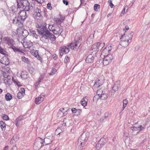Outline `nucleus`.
I'll use <instances>...</instances> for the list:
<instances>
[{
  "mask_svg": "<svg viewBox=\"0 0 150 150\" xmlns=\"http://www.w3.org/2000/svg\"><path fill=\"white\" fill-rule=\"evenodd\" d=\"M60 112H61L63 113V114L64 115H65L67 114V110L66 109L65 110L64 108H61L60 109Z\"/></svg>",
  "mask_w": 150,
  "mask_h": 150,
  "instance_id": "4c0bfd02",
  "label": "nucleus"
},
{
  "mask_svg": "<svg viewBox=\"0 0 150 150\" xmlns=\"http://www.w3.org/2000/svg\"><path fill=\"white\" fill-rule=\"evenodd\" d=\"M63 30L60 25H56L55 28L53 32L54 34L60 35L63 31Z\"/></svg>",
  "mask_w": 150,
  "mask_h": 150,
  "instance_id": "ddd939ff",
  "label": "nucleus"
},
{
  "mask_svg": "<svg viewBox=\"0 0 150 150\" xmlns=\"http://www.w3.org/2000/svg\"><path fill=\"white\" fill-rule=\"evenodd\" d=\"M35 57L37 58L41 62H42V59L41 57H40L38 54H37L35 56Z\"/></svg>",
  "mask_w": 150,
  "mask_h": 150,
  "instance_id": "4d7b16f0",
  "label": "nucleus"
},
{
  "mask_svg": "<svg viewBox=\"0 0 150 150\" xmlns=\"http://www.w3.org/2000/svg\"><path fill=\"white\" fill-rule=\"evenodd\" d=\"M26 11H26L23 9V10H21L18 13V17L22 20L23 21H24L27 18V16Z\"/></svg>",
  "mask_w": 150,
  "mask_h": 150,
  "instance_id": "f8f14e48",
  "label": "nucleus"
},
{
  "mask_svg": "<svg viewBox=\"0 0 150 150\" xmlns=\"http://www.w3.org/2000/svg\"><path fill=\"white\" fill-rule=\"evenodd\" d=\"M19 92H21V93L24 95L25 94V90L23 88H21Z\"/></svg>",
  "mask_w": 150,
  "mask_h": 150,
  "instance_id": "052dcab7",
  "label": "nucleus"
},
{
  "mask_svg": "<svg viewBox=\"0 0 150 150\" xmlns=\"http://www.w3.org/2000/svg\"><path fill=\"white\" fill-rule=\"evenodd\" d=\"M54 138L53 135L52 134L47 137H46L44 139V143L45 145H48L50 144L54 140Z\"/></svg>",
  "mask_w": 150,
  "mask_h": 150,
  "instance_id": "9b49d317",
  "label": "nucleus"
},
{
  "mask_svg": "<svg viewBox=\"0 0 150 150\" xmlns=\"http://www.w3.org/2000/svg\"><path fill=\"white\" fill-rule=\"evenodd\" d=\"M2 74L4 78H6L9 77L10 78V76H9V75L8 73H6L5 72L3 71Z\"/></svg>",
  "mask_w": 150,
  "mask_h": 150,
  "instance_id": "603ef678",
  "label": "nucleus"
},
{
  "mask_svg": "<svg viewBox=\"0 0 150 150\" xmlns=\"http://www.w3.org/2000/svg\"><path fill=\"white\" fill-rule=\"evenodd\" d=\"M60 51L61 52L60 53V55L62 56L63 53L67 54L69 52V49L68 47V45L67 47L62 46L60 47Z\"/></svg>",
  "mask_w": 150,
  "mask_h": 150,
  "instance_id": "4468645a",
  "label": "nucleus"
},
{
  "mask_svg": "<svg viewBox=\"0 0 150 150\" xmlns=\"http://www.w3.org/2000/svg\"><path fill=\"white\" fill-rule=\"evenodd\" d=\"M69 119H67V118H64L63 121V123L62 124V125L64 126H66V123L69 120Z\"/></svg>",
  "mask_w": 150,
  "mask_h": 150,
  "instance_id": "a19ab883",
  "label": "nucleus"
},
{
  "mask_svg": "<svg viewBox=\"0 0 150 150\" xmlns=\"http://www.w3.org/2000/svg\"><path fill=\"white\" fill-rule=\"evenodd\" d=\"M4 50L2 48L0 50V52L3 54L5 55V52Z\"/></svg>",
  "mask_w": 150,
  "mask_h": 150,
  "instance_id": "69168bd1",
  "label": "nucleus"
},
{
  "mask_svg": "<svg viewBox=\"0 0 150 150\" xmlns=\"http://www.w3.org/2000/svg\"><path fill=\"white\" fill-rule=\"evenodd\" d=\"M81 36V34L77 33L76 34L74 41L68 45L69 49L76 50L79 47L82 41Z\"/></svg>",
  "mask_w": 150,
  "mask_h": 150,
  "instance_id": "7ed1b4c3",
  "label": "nucleus"
},
{
  "mask_svg": "<svg viewBox=\"0 0 150 150\" xmlns=\"http://www.w3.org/2000/svg\"><path fill=\"white\" fill-rule=\"evenodd\" d=\"M23 20L19 17H16L12 20L13 23L19 27H21L23 26Z\"/></svg>",
  "mask_w": 150,
  "mask_h": 150,
  "instance_id": "9d476101",
  "label": "nucleus"
},
{
  "mask_svg": "<svg viewBox=\"0 0 150 150\" xmlns=\"http://www.w3.org/2000/svg\"><path fill=\"white\" fill-rule=\"evenodd\" d=\"M139 128L138 129H139V131H140L144 130L145 129V126H142V125H140L139 126H138Z\"/></svg>",
  "mask_w": 150,
  "mask_h": 150,
  "instance_id": "6e6d98bb",
  "label": "nucleus"
},
{
  "mask_svg": "<svg viewBox=\"0 0 150 150\" xmlns=\"http://www.w3.org/2000/svg\"><path fill=\"white\" fill-rule=\"evenodd\" d=\"M52 57L54 59H55L57 58V55L55 54H54L52 56Z\"/></svg>",
  "mask_w": 150,
  "mask_h": 150,
  "instance_id": "774afa93",
  "label": "nucleus"
},
{
  "mask_svg": "<svg viewBox=\"0 0 150 150\" xmlns=\"http://www.w3.org/2000/svg\"><path fill=\"white\" fill-rule=\"evenodd\" d=\"M104 77L102 75H100L99 77L98 80H100V82L101 83H104Z\"/></svg>",
  "mask_w": 150,
  "mask_h": 150,
  "instance_id": "79ce46f5",
  "label": "nucleus"
},
{
  "mask_svg": "<svg viewBox=\"0 0 150 150\" xmlns=\"http://www.w3.org/2000/svg\"><path fill=\"white\" fill-rule=\"evenodd\" d=\"M100 5L98 4H95L94 6V10L96 11L98 8H100Z\"/></svg>",
  "mask_w": 150,
  "mask_h": 150,
  "instance_id": "13d9d810",
  "label": "nucleus"
},
{
  "mask_svg": "<svg viewBox=\"0 0 150 150\" xmlns=\"http://www.w3.org/2000/svg\"><path fill=\"white\" fill-rule=\"evenodd\" d=\"M89 137V134L84 132L79 137L78 139V144L79 145L83 146L86 144Z\"/></svg>",
  "mask_w": 150,
  "mask_h": 150,
  "instance_id": "39448f33",
  "label": "nucleus"
},
{
  "mask_svg": "<svg viewBox=\"0 0 150 150\" xmlns=\"http://www.w3.org/2000/svg\"><path fill=\"white\" fill-rule=\"evenodd\" d=\"M108 94L105 93V92L104 91L103 93L100 96V98L102 100H105L108 98Z\"/></svg>",
  "mask_w": 150,
  "mask_h": 150,
  "instance_id": "393cba45",
  "label": "nucleus"
},
{
  "mask_svg": "<svg viewBox=\"0 0 150 150\" xmlns=\"http://www.w3.org/2000/svg\"><path fill=\"white\" fill-rule=\"evenodd\" d=\"M63 2L64 4H65L66 6L68 4V2L67 0H63Z\"/></svg>",
  "mask_w": 150,
  "mask_h": 150,
  "instance_id": "0e129e2a",
  "label": "nucleus"
},
{
  "mask_svg": "<svg viewBox=\"0 0 150 150\" xmlns=\"http://www.w3.org/2000/svg\"><path fill=\"white\" fill-rule=\"evenodd\" d=\"M43 77L41 75L39 78L38 81L36 83L35 85H37V86H38L39 85L40 83L41 82V81L43 79Z\"/></svg>",
  "mask_w": 150,
  "mask_h": 150,
  "instance_id": "37998d69",
  "label": "nucleus"
},
{
  "mask_svg": "<svg viewBox=\"0 0 150 150\" xmlns=\"http://www.w3.org/2000/svg\"><path fill=\"white\" fill-rule=\"evenodd\" d=\"M94 57L92 54H89L87 57L86 59V63H91L93 62Z\"/></svg>",
  "mask_w": 150,
  "mask_h": 150,
  "instance_id": "a211bd4d",
  "label": "nucleus"
},
{
  "mask_svg": "<svg viewBox=\"0 0 150 150\" xmlns=\"http://www.w3.org/2000/svg\"><path fill=\"white\" fill-rule=\"evenodd\" d=\"M1 63L5 65H8L9 64L8 59L6 57H3L1 59Z\"/></svg>",
  "mask_w": 150,
  "mask_h": 150,
  "instance_id": "aec40b11",
  "label": "nucleus"
},
{
  "mask_svg": "<svg viewBox=\"0 0 150 150\" xmlns=\"http://www.w3.org/2000/svg\"><path fill=\"white\" fill-rule=\"evenodd\" d=\"M109 115V113L108 112H106L105 114L104 117H102L100 119V121H103L105 119H107Z\"/></svg>",
  "mask_w": 150,
  "mask_h": 150,
  "instance_id": "473e14b6",
  "label": "nucleus"
},
{
  "mask_svg": "<svg viewBox=\"0 0 150 150\" xmlns=\"http://www.w3.org/2000/svg\"><path fill=\"white\" fill-rule=\"evenodd\" d=\"M127 9L128 8L127 7H125L123 9L122 11L121 12V13L120 14V15L122 16L123 15H124L125 13V10L126 9Z\"/></svg>",
  "mask_w": 150,
  "mask_h": 150,
  "instance_id": "864d4df0",
  "label": "nucleus"
},
{
  "mask_svg": "<svg viewBox=\"0 0 150 150\" xmlns=\"http://www.w3.org/2000/svg\"><path fill=\"white\" fill-rule=\"evenodd\" d=\"M123 138H125V139H127V137H129V134L126 132H124V134H123Z\"/></svg>",
  "mask_w": 150,
  "mask_h": 150,
  "instance_id": "5fc2aeb1",
  "label": "nucleus"
},
{
  "mask_svg": "<svg viewBox=\"0 0 150 150\" xmlns=\"http://www.w3.org/2000/svg\"><path fill=\"white\" fill-rule=\"evenodd\" d=\"M5 98L7 101L10 100L12 98L11 95L9 93H7L5 95Z\"/></svg>",
  "mask_w": 150,
  "mask_h": 150,
  "instance_id": "72a5a7b5",
  "label": "nucleus"
},
{
  "mask_svg": "<svg viewBox=\"0 0 150 150\" xmlns=\"http://www.w3.org/2000/svg\"><path fill=\"white\" fill-rule=\"evenodd\" d=\"M139 128V127H135L134 126L131 127L130 128L132 130L133 132L137 131V132L138 133L139 132V129H138Z\"/></svg>",
  "mask_w": 150,
  "mask_h": 150,
  "instance_id": "ea45409f",
  "label": "nucleus"
},
{
  "mask_svg": "<svg viewBox=\"0 0 150 150\" xmlns=\"http://www.w3.org/2000/svg\"><path fill=\"white\" fill-rule=\"evenodd\" d=\"M71 111L73 113H76V112L78 111L79 112H81V111L80 110H78L77 109H76V108H73L71 109Z\"/></svg>",
  "mask_w": 150,
  "mask_h": 150,
  "instance_id": "de8ad7c7",
  "label": "nucleus"
},
{
  "mask_svg": "<svg viewBox=\"0 0 150 150\" xmlns=\"http://www.w3.org/2000/svg\"><path fill=\"white\" fill-rule=\"evenodd\" d=\"M112 47L111 45H108L104 50L102 51L100 57L102 58H103L104 56L108 55H110L109 54L110 52L112 49Z\"/></svg>",
  "mask_w": 150,
  "mask_h": 150,
  "instance_id": "0eeeda50",
  "label": "nucleus"
},
{
  "mask_svg": "<svg viewBox=\"0 0 150 150\" xmlns=\"http://www.w3.org/2000/svg\"><path fill=\"white\" fill-rule=\"evenodd\" d=\"M103 58V64L105 66L111 62L113 57L111 54H110L104 56Z\"/></svg>",
  "mask_w": 150,
  "mask_h": 150,
  "instance_id": "6e6552de",
  "label": "nucleus"
},
{
  "mask_svg": "<svg viewBox=\"0 0 150 150\" xmlns=\"http://www.w3.org/2000/svg\"><path fill=\"white\" fill-rule=\"evenodd\" d=\"M22 34L24 37H26L28 35V32L27 30H25L22 31Z\"/></svg>",
  "mask_w": 150,
  "mask_h": 150,
  "instance_id": "e433bc0d",
  "label": "nucleus"
},
{
  "mask_svg": "<svg viewBox=\"0 0 150 150\" xmlns=\"http://www.w3.org/2000/svg\"><path fill=\"white\" fill-rule=\"evenodd\" d=\"M18 8H22L26 11L29 13L32 12L33 10V7L30 4L27 0H16Z\"/></svg>",
  "mask_w": 150,
  "mask_h": 150,
  "instance_id": "f03ea898",
  "label": "nucleus"
},
{
  "mask_svg": "<svg viewBox=\"0 0 150 150\" xmlns=\"http://www.w3.org/2000/svg\"><path fill=\"white\" fill-rule=\"evenodd\" d=\"M6 125L5 123L3 121H0V127L2 130L4 131L5 130Z\"/></svg>",
  "mask_w": 150,
  "mask_h": 150,
  "instance_id": "b1692460",
  "label": "nucleus"
},
{
  "mask_svg": "<svg viewBox=\"0 0 150 150\" xmlns=\"http://www.w3.org/2000/svg\"><path fill=\"white\" fill-rule=\"evenodd\" d=\"M103 146L100 145V144L98 142L96 146V150H100V148H102Z\"/></svg>",
  "mask_w": 150,
  "mask_h": 150,
  "instance_id": "c03bdc74",
  "label": "nucleus"
},
{
  "mask_svg": "<svg viewBox=\"0 0 150 150\" xmlns=\"http://www.w3.org/2000/svg\"><path fill=\"white\" fill-rule=\"evenodd\" d=\"M120 82L119 81H116L114 84L113 87H112L113 91L115 92L117 91L120 87Z\"/></svg>",
  "mask_w": 150,
  "mask_h": 150,
  "instance_id": "f3484780",
  "label": "nucleus"
},
{
  "mask_svg": "<svg viewBox=\"0 0 150 150\" xmlns=\"http://www.w3.org/2000/svg\"><path fill=\"white\" fill-rule=\"evenodd\" d=\"M123 105L122 107V110H123L124 108L126 107L128 103V101L127 99H125L123 100Z\"/></svg>",
  "mask_w": 150,
  "mask_h": 150,
  "instance_id": "c9c22d12",
  "label": "nucleus"
},
{
  "mask_svg": "<svg viewBox=\"0 0 150 150\" xmlns=\"http://www.w3.org/2000/svg\"><path fill=\"white\" fill-rule=\"evenodd\" d=\"M100 80H98V79L95 81V83L94 85V86L96 87H99L101 85H102L103 83H101L100 82Z\"/></svg>",
  "mask_w": 150,
  "mask_h": 150,
  "instance_id": "4be33fe9",
  "label": "nucleus"
},
{
  "mask_svg": "<svg viewBox=\"0 0 150 150\" xmlns=\"http://www.w3.org/2000/svg\"><path fill=\"white\" fill-rule=\"evenodd\" d=\"M41 13V10L37 8L34 11L33 16L37 19H42V16Z\"/></svg>",
  "mask_w": 150,
  "mask_h": 150,
  "instance_id": "1a4fd4ad",
  "label": "nucleus"
},
{
  "mask_svg": "<svg viewBox=\"0 0 150 150\" xmlns=\"http://www.w3.org/2000/svg\"><path fill=\"white\" fill-rule=\"evenodd\" d=\"M91 49V50H92L93 52L98 51V47L96 43H95L94 44H93L92 46Z\"/></svg>",
  "mask_w": 150,
  "mask_h": 150,
  "instance_id": "2f4dec72",
  "label": "nucleus"
},
{
  "mask_svg": "<svg viewBox=\"0 0 150 150\" xmlns=\"http://www.w3.org/2000/svg\"><path fill=\"white\" fill-rule=\"evenodd\" d=\"M27 72L25 71H23L21 73V76L23 79H25L28 77Z\"/></svg>",
  "mask_w": 150,
  "mask_h": 150,
  "instance_id": "cd10ccee",
  "label": "nucleus"
},
{
  "mask_svg": "<svg viewBox=\"0 0 150 150\" xmlns=\"http://www.w3.org/2000/svg\"><path fill=\"white\" fill-rule=\"evenodd\" d=\"M47 8L48 9H49L50 10H51L52 9V7L51 6V4H50L48 3V4H47Z\"/></svg>",
  "mask_w": 150,
  "mask_h": 150,
  "instance_id": "680f3d73",
  "label": "nucleus"
},
{
  "mask_svg": "<svg viewBox=\"0 0 150 150\" xmlns=\"http://www.w3.org/2000/svg\"><path fill=\"white\" fill-rule=\"evenodd\" d=\"M46 25L47 24L45 23H37L36 25L37 31L41 38L54 41L56 40L55 37L47 30Z\"/></svg>",
  "mask_w": 150,
  "mask_h": 150,
  "instance_id": "f257e3e1",
  "label": "nucleus"
},
{
  "mask_svg": "<svg viewBox=\"0 0 150 150\" xmlns=\"http://www.w3.org/2000/svg\"><path fill=\"white\" fill-rule=\"evenodd\" d=\"M45 96L43 95H40L38 97L35 98V103L36 104H40L44 99Z\"/></svg>",
  "mask_w": 150,
  "mask_h": 150,
  "instance_id": "dca6fc26",
  "label": "nucleus"
},
{
  "mask_svg": "<svg viewBox=\"0 0 150 150\" xmlns=\"http://www.w3.org/2000/svg\"><path fill=\"white\" fill-rule=\"evenodd\" d=\"M21 59L25 63H26L27 64H28L29 63V62L28 58L25 57L24 56H22L21 57Z\"/></svg>",
  "mask_w": 150,
  "mask_h": 150,
  "instance_id": "58836bf2",
  "label": "nucleus"
},
{
  "mask_svg": "<svg viewBox=\"0 0 150 150\" xmlns=\"http://www.w3.org/2000/svg\"><path fill=\"white\" fill-rule=\"evenodd\" d=\"M5 43L8 45L12 46L13 41L12 38L8 37H5L3 38Z\"/></svg>",
  "mask_w": 150,
  "mask_h": 150,
  "instance_id": "2eb2a0df",
  "label": "nucleus"
},
{
  "mask_svg": "<svg viewBox=\"0 0 150 150\" xmlns=\"http://www.w3.org/2000/svg\"><path fill=\"white\" fill-rule=\"evenodd\" d=\"M98 47V50H101L104 46L105 43L103 42H98L96 43Z\"/></svg>",
  "mask_w": 150,
  "mask_h": 150,
  "instance_id": "412c9836",
  "label": "nucleus"
},
{
  "mask_svg": "<svg viewBox=\"0 0 150 150\" xmlns=\"http://www.w3.org/2000/svg\"><path fill=\"white\" fill-rule=\"evenodd\" d=\"M10 48H11L13 50L14 52L15 53H17L18 54L19 52H20V50H21L20 48H19L18 47H16L15 46H11L10 47Z\"/></svg>",
  "mask_w": 150,
  "mask_h": 150,
  "instance_id": "a878e982",
  "label": "nucleus"
},
{
  "mask_svg": "<svg viewBox=\"0 0 150 150\" xmlns=\"http://www.w3.org/2000/svg\"><path fill=\"white\" fill-rule=\"evenodd\" d=\"M18 54H20V55H25V54L23 52L21 51V50H20V52H19Z\"/></svg>",
  "mask_w": 150,
  "mask_h": 150,
  "instance_id": "e2e57ef3",
  "label": "nucleus"
},
{
  "mask_svg": "<svg viewBox=\"0 0 150 150\" xmlns=\"http://www.w3.org/2000/svg\"><path fill=\"white\" fill-rule=\"evenodd\" d=\"M98 142L100 145H101V146H103L106 142V140L104 138H102Z\"/></svg>",
  "mask_w": 150,
  "mask_h": 150,
  "instance_id": "c756f323",
  "label": "nucleus"
},
{
  "mask_svg": "<svg viewBox=\"0 0 150 150\" xmlns=\"http://www.w3.org/2000/svg\"><path fill=\"white\" fill-rule=\"evenodd\" d=\"M94 34H91L89 38L87 40V43L88 44H91L93 42L94 35Z\"/></svg>",
  "mask_w": 150,
  "mask_h": 150,
  "instance_id": "6ab92c4d",
  "label": "nucleus"
},
{
  "mask_svg": "<svg viewBox=\"0 0 150 150\" xmlns=\"http://www.w3.org/2000/svg\"><path fill=\"white\" fill-rule=\"evenodd\" d=\"M55 27L54 26H53L52 25V26L51 27V29H50L51 30V31H52L53 33V32L54 31V30H55Z\"/></svg>",
  "mask_w": 150,
  "mask_h": 150,
  "instance_id": "338daca9",
  "label": "nucleus"
},
{
  "mask_svg": "<svg viewBox=\"0 0 150 150\" xmlns=\"http://www.w3.org/2000/svg\"><path fill=\"white\" fill-rule=\"evenodd\" d=\"M43 141L40 138H38L35 140L33 148L35 150H39L42 146Z\"/></svg>",
  "mask_w": 150,
  "mask_h": 150,
  "instance_id": "423d86ee",
  "label": "nucleus"
},
{
  "mask_svg": "<svg viewBox=\"0 0 150 150\" xmlns=\"http://www.w3.org/2000/svg\"><path fill=\"white\" fill-rule=\"evenodd\" d=\"M3 119L6 120H9L8 116L6 114H4L3 116Z\"/></svg>",
  "mask_w": 150,
  "mask_h": 150,
  "instance_id": "3c124183",
  "label": "nucleus"
},
{
  "mask_svg": "<svg viewBox=\"0 0 150 150\" xmlns=\"http://www.w3.org/2000/svg\"><path fill=\"white\" fill-rule=\"evenodd\" d=\"M64 17H60L59 18H57L56 20V22L59 25L61 22L64 20Z\"/></svg>",
  "mask_w": 150,
  "mask_h": 150,
  "instance_id": "7c9ffc66",
  "label": "nucleus"
},
{
  "mask_svg": "<svg viewBox=\"0 0 150 150\" xmlns=\"http://www.w3.org/2000/svg\"><path fill=\"white\" fill-rule=\"evenodd\" d=\"M103 88H101L100 89L97 90V95H96V96H98V98H100V96H101V95L103 93L104 91H103Z\"/></svg>",
  "mask_w": 150,
  "mask_h": 150,
  "instance_id": "bb28decb",
  "label": "nucleus"
},
{
  "mask_svg": "<svg viewBox=\"0 0 150 150\" xmlns=\"http://www.w3.org/2000/svg\"><path fill=\"white\" fill-rule=\"evenodd\" d=\"M61 129L60 128H57L56 130L55 134L56 135H58L60 134L61 132Z\"/></svg>",
  "mask_w": 150,
  "mask_h": 150,
  "instance_id": "8fccbe9b",
  "label": "nucleus"
},
{
  "mask_svg": "<svg viewBox=\"0 0 150 150\" xmlns=\"http://www.w3.org/2000/svg\"><path fill=\"white\" fill-rule=\"evenodd\" d=\"M13 81V82L16 84L18 86H22L21 83L18 81L16 79L14 78L12 79Z\"/></svg>",
  "mask_w": 150,
  "mask_h": 150,
  "instance_id": "f704fd0d",
  "label": "nucleus"
},
{
  "mask_svg": "<svg viewBox=\"0 0 150 150\" xmlns=\"http://www.w3.org/2000/svg\"><path fill=\"white\" fill-rule=\"evenodd\" d=\"M24 96V95L21 93V92H18L17 94V96L18 99L21 98Z\"/></svg>",
  "mask_w": 150,
  "mask_h": 150,
  "instance_id": "a18cd8bd",
  "label": "nucleus"
},
{
  "mask_svg": "<svg viewBox=\"0 0 150 150\" xmlns=\"http://www.w3.org/2000/svg\"><path fill=\"white\" fill-rule=\"evenodd\" d=\"M57 71V70L54 68H53L51 71L49 73L50 75H54L55 72Z\"/></svg>",
  "mask_w": 150,
  "mask_h": 150,
  "instance_id": "49530a36",
  "label": "nucleus"
},
{
  "mask_svg": "<svg viewBox=\"0 0 150 150\" xmlns=\"http://www.w3.org/2000/svg\"><path fill=\"white\" fill-rule=\"evenodd\" d=\"M108 2L110 4V6L111 8H113L114 5L112 3V1L111 0H108Z\"/></svg>",
  "mask_w": 150,
  "mask_h": 150,
  "instance_id": "bf43d9fd",
  "label": "nucleus"
},
{
  "mask_svg": "<svg viewBox=\"0 0 150 150\" xmlns=\"http://www.w3.org/2000/svg\"><path fill=\"white\" fill-rule=\"evenodd\" d=\"M133 35V32H131L127 35H122L120 37L121 40L120 43V45L124 47H127L129 45V40L132 39Z\"/></svg>",
  "mask_w": 150,
  "mask_h": 150,
  "instance_id": "20e7f679",
  "label": "nucleus"
},
{
  "mask_svg": "<svg viewBox=\"0 0 150 150\" xmlns=\"http://www.w3.org/2000/svg\"><path fill=\"white\" fill-rule=\"evenodd\" d=\"M64 61V62L65 63L69 62L70 61L69 57L68 56H66L65 57Z\"/></svg>",
  "mask_w": 150,
  "mask_h": 150,
  "instance_id": "09e8293b",
  "label": "nucleus"
},
{
  "mask_svg": "<svg viewBox=\"0 0 150 150\" xmlns=\"http://www.w3.org/2000/svg\"><path fill=\"white\" fill-rule=\"evenodd\" d=\"M85 99H86V100H88L86 97H84L82 99L81 101V105L84 107L86 106L87 103V101L85 100Z\"/></svg>",
  "mask_w": 150,
  "mask_h": 150,
  "instance_id": "5701e85b",
  "label": "nucleus"
},
{
  "mask_svg": "<svg viewBox=\"0 0 150 150\" xmlns=\"http://www.w3.org/2000/svg\"><path fill=\"white\" fill-rule=\"evenodd\" d=\"M30 32L31 33V35L33 37L35 38L36 39H38V35L35 33V32L33 30H30Z\"/></svg>",
  "mask_w": 150,
  "mask_h": 150,
  "instance_id": "c85d7f7f",
  "label": "nucleus"
}]
</instances>
